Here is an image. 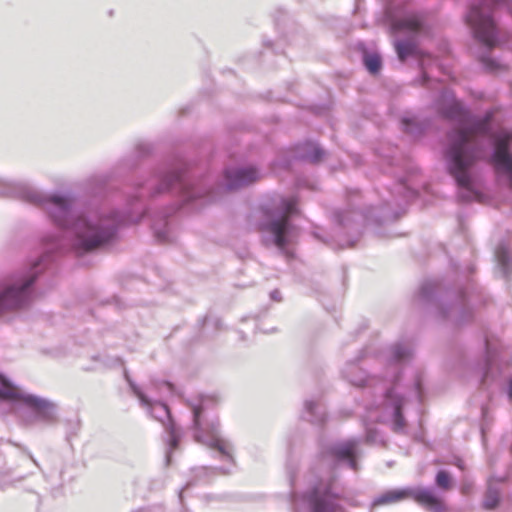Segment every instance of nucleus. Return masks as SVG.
<instances>
[{
    "instance_id": "22",
    "label": "nucleus",
    "mask_w": 512,
    "mask_h": 512,
    "mask_svg": "<svg viewBox=\"0 0 512 512\" xmlns=\"http://www.w3.org/2000/svg\"><path fill=\"white\" fill-rule=\"evenodd\" d=\"M363 63L365 68L370 74H377L382 67V59L377 53H364Z\"/></svg>"
},
{
    "instance_id": "31",
    "label": "nucleus",
    "mask_w": 512,
    "mask_h": 512,
    "mask_svg": "<svg viewBox=\"0 0 512 512\" xmlns=\"http://www.w3.org/2000/svg\"><path fill=\"white\" fill-rule=\"evenodd\" d=\"M133 512H164V508L161 505H153L149 507L140 508Z\"/></svg>"
},
{
    "instance_id": "36",
    "label": "nucleus",
    "mask_w": 512,
    "mask_h": 512,
    "mask_svg": "<svg viewBox=\"0 0 512 512\" xmlns=\"http://www.w3.org/2000/svg\"><path fill=\"white\" fill-rule=\"evenodd\" d=\"M58 477H59V480L63 479V468L62 467H60V469L58 471Z\"/></svg>"
},
{
    "instance_id": "6",
    "label": "nucleus",
    "mask_w": 512,
    "mask_h": 512,
    "mask_svg": "<svg viewBox=\"0 0 512 512\" xmlns=\"http://www.w3.org/2000/svg\"><path fill=\"white\" fill-rule=\"evenodd\" d=\"M297 213L294 198L274 195L254 210L249 221L260 232L265 246H275L288 256L287 246L295 236L291 217Z\"/></svg>"
},
{
    "instance_id": "16",
    "label": "nucleus",
    "mask_w": 512,
    "mask_h": 512,
    "mask_svg": "<svg viewBox=\"0 0 512 512\" xmlns=\"http://www.w3.org/2000/svg\"><path fill=\"white\" fill-rule=\"evenodd\" d=\"M342 373L344 378L354 386H364L370 381L366 372L358 366V359L348 361Z\"/></svg>"
},
{
    "instance_id": "28",
    "label": "nucleus",
    "mask_w": 512,
    "mask_h": 512,
    "mask_svg": "<svg viewBox=\"0 0 512 512\" xmlns=\"http://www.w3.org/2000/svg\"><path fill=\"white\" fill-rule=\"evenodd\" d=\"M153 146L146 141H140L136 145V153L138 156L143 157L151 153Z\"/></svg>"
},
{
    "instance_id": "24",
    "label": "nucleus",
    "mask_w": 512,
    "mask_h": 512,
    "mask_svg": "<svg viewBox=\"0 0 512 512\" xmlns=\"http://www.w3.org/2000/svg\"><path fill=\"white\" fill-rule=\"evenodd\" d=\"M402 130L412 136H418L423 133L424 127L412 119L404 118L401 121Z\"/></svg>"
},
{
    "instance_id": "4",
    "label": "nucleus",
    "mask_w": 512,
    "mask_h": 512,
    "mask_svg": "<svg viewBox=\"0 0 512 512\" xmlns=\"http://www.w3.org/2000/svg\"><path fill=\"white\" fill-rule=\"evenodd\" d=\"M473 37L490 51L505 43L512 50V1L477 0L465 16Z\"/></svg>"
},
{
    "instance_id": "17",
    "label": "nucleus",
    "mask_w": 512,
    "mask_h": 512,
    "mask_svg": "<svg viewBox=\"0 0 512 512\" xmlns=\"http://www.w3.org/2000/svg\"><path fill=\"white\" fill-rule=\"evenodd\" d=\"M494 256L502 277L508 278L512 266V259L505 243H500L496 247Z\"/></svg>"
},
{
    "instance_id": "35",
    "label": "nucleus",
    "mask_w": 512,
    "mask_h": 512,
    "mask_svg": "<svg viewBox=\"0 0 512 512\" xmlns=\"http://www.w3.org/2000/svg\"><path fill=\"white\" fill-rule=\"evenodd\" d=\"M28 457L31 459V461H32V462H33L37 467H39L38 462L34 459V457H33L30 453H28Z\"/></svg>"
},
{
    "instance_id": "23",
    "label": "nucleus",
    "mask_w": 512,
    "mask_h": 512,
    "mask_svg": "<svg viewBox=\"0 0 512 512\" xmlns=\"http://www.w3.org/2000/svg\"><path fill=\"white\" fill-rule=\"evenodd\" d=\"M13 469L6 466V461L0 452V488L5 489L12 485L14 480L12 478Z\"/></svg>"
},
{
    "instance_id": "42",
    "label": "nucleus",
    "mask_w": 512,
    "mask_h": 512,
    "mask_svg": "<svg viewBox=\"0 0 512 512\" xmlns=\"http://www.w3.org/2000/svg\"><path fill=\"white\" fill-rule=\"evenodd\" d=\"M326 243H327V244H329V246H332V243H330L328 240H327V242H326Z\"/></svg>"
},
{
    "instance_id": "9",
    "label": "nucleus",
    "mask_w": 512,
    "mask_h": 512,
    "mask_svg": "<svg viewBox=\"0 0 512 512\" xmlns=\"http://www.w3.org/2000/svg\"><path fill=\"white\" fill-rule=\"evenodd\" d=\"M340 499L341 490L334 480L321 481L301 497H293L294 512H344Z\"/></svg>"
},
{
    "instance_id": "38",
    "label": "nucleus",
    "mask_w": 512,
    "mask_h": 512,
    "mask_svg": "<svg viewBox=\"0 0 512 512\" xmlns=\"http://www.w3.org/2000/svg\"><path fill=\"white\" fill-rule=\"evenodd\" d=\"M90 180H98V178H97V177H93V178H91ZM99 181H100V182H104L103 178H100V179H99Z\"/></svg>"
},
{
    "instance_id": "20",
    "label": "nucleus",
    "mask_w": 512,
    "mask_h": 512,
    "mask_svg": "<svg viewBox=\"0 0 512 512\" xmlns=\"http://www.w3.org/2000/svg\"><path fill=\"white\" fill-rule=\"evenodd\" d=\"M479 60L484 69L490 73H502L508 69L506 64L501 63L499 60L492 58L486 54H481Z\"/></svg>"
},
{
    "instance_id": "10",
    "label": "nucleus",
    "mask_w": 512,
    "mask_h": 512,
    "mask_svg": "<svg viewBox=\"0 0 512 512\" xmlns=\"http://www.w3.org/2000/svg\"><path fill=\"white\" fill-rule=\"evenodd\" d=\"M124 374L133 394L138 398L140 405L147 410L151 417L163 425L168 435L165 459L166 465H169L171 461V454L178 448L180 442V432L172 420L170 410L165 403L159 400H153L151 396L144 392L134 381H132L127 371H125Z\"/></svg>"
},
{
    "instance_id": "5",
    "label": "nucleus",
    "mask_w": 512,
    "mask_h": 512,
    "mask_svg": "<svg viewBox=\"0 0 512 512\" xmlns=\"http://www.w3.org/2000/svg\"><path fill=\"white\" fill-rule=\"evenodd\" d=\"M389 193L391 199L384 200L379 213H376L373 207H369L365 212L350 210L335 213L338 229L352 233V236L346 238L337 235L335 242L338 248L353 247L361 234L364 222L382 224L397 220L404 212V207L417 196V192L402 180L396 183Z\"/></svg>"
},
{
    "instance_id": "8",
    "label": "nucleus",
    "mask_w": 512,
    "mask_h": 512,
    "mask_svg": "<svg viewBox=\"0 0 512 512\" xmlns=\"http://www.w3.org/2000/svg\"><path fill=\"white\" fill-rule=\"evenodd\" d=\"M217 400L212 396H200L189 403L193 415V437L196 442L217 450L221 459L233 463L232 446L220 436L219 422L209 417V410Z\"/></svg>"
},
{
    "instance_id": "40",
    "label": "nucleus",
    "mask_w": 512,
    "mask_h": 512,
    "mask_svg": "<svg viewBox=\"0 0 512 512\" xmlns=\"http://www.w3.org/2000/svg\"><path fill=\"white\" fill-rule=\"evenodd\" d=\"M457 466H458L459 468L463 469V467H462L461 463H458V464H457Z\"/></svg>"
},
{
    "instance_id": "2",
    "label": "nucleus",
    "mask_w": 512,
    "mask_h": 512,
    "mask_svg": "<svg viewBox=\"0 0 512 512\" xmlns=\"http://www.w3.org/2000/svg\"><path fill=\"white\" fill-rule=\"evenodd\" d=\"M437 112L457 124L446 134L443 159L455 180L461 201L477 199L473 167L479 160L490 162L498 182L512 189V128L502 125L497 109L473 116L454 93L442 88L436 102Z\"/></svg>"
},
{
    "instance_id": "30",
    "label": "nucleus",
    "mask_w": 512,
    "mask_h": 512,
    "mask_svg": "<svg viewBox=\"0 0 512 512\" xmlns=\"http://www.w3.org/2000/svg\"><path fill=\"white\" fill-rule=\"evenodd\" d=\"M419 82L423 86H433L434 84L440 85L438 81H432L425 72L422 73V76L419 79Z\"/></svg>"
},
{
    "instance_id": "21",
    "label": "nucleus",
    "mask_w": 512,
    "mask_h": 512,
    "mask_svg": "<svg viewBox=\"0 0 512 512\" xmlns=\"http://www.w3.org/2000/svg\"><path fill=\"white\" fill-rule=\"evenodd\" d=\"M395 50L398 58L401 61H404L408 56L415 53L416 45L410 40H397L395 41Z\"/></svg>"
},
{
    "instance_id": "3",
    "label": "nucleus",
    "mask_w": 512,
    "mask_h": 512,
    "mask_svg": "<svg viewBox=\"0 0 512 512\" xmlns=\"http://www.w3.org/2000/svg\"><path fill=\"white\" fill-rule=\"evenodd\" d=\"M413 355V348L408 342H397L389 349L387 356V371L385 377L390 384L385 389L380 408L383 418L391 420L392 430L396 433H404L407 422L403 416L402 408L407 394L411 391L415 397L422 401V381L419 375H415L411 385H403L400 381L401 366L408 362Z\"/></svg>"
},
{
    "instance_id": "27",
    "label": "nucleus",
    "mask_w": 512,
    "mask_h": 512,
    "mask_svg": "<svg viewBox=\"0 0 512 512\" xmlns=\"http://www.w3.org/2000/svg\"><path fill=\"white\" fill-rule=\"evenodd\" d=\"M152 387L155 389L163 390L167 393L174 392V385L168 381L151 382L150 386L147 388V391L151 392Z\"/></svg>"
},
{
    "instance_id": "26",
    "label": "nucleus",
    "mask_w": 512,
    "mask_h": 512,
    "mask_svg": "<svg viewBox=\"0 0 512 512\" xmlns=\"http://www.w3.org/2000/svg\"><path fill=\"white\" fill-rule=\"evenodd\" d=\"M485 346H486V359H485V364L483 367V374H482V379H481L483 384L489 378V372H490V367H491V363H492V355H491L490 346H489L488 341H486Z\"/></svg>"
},
{
    "instance_id": "39",
    "label": "nucleus",
    "mask_w": 512,
    "mask_h": 512,
    "mask_svg": "<svg viewBox=\"0 0 512 512\" xmlns=\"http://www.w3.org/2000/svg\"><path fill=\"white\" fill-rule=\"evenodd\" d=\"M221 471H222V473H224V474L229 473V470H226V469H223V468H221Z\"/></svg>"
},
{
    "instance_id": "14",
    "label": "nucleus",
    "mask_w": 512,
    "mask_h": 512,
    "mask_svg": "<svg viewBox=\"0 0 512 512\" xmlns=\"http://www.w3.org/2000/svg\"><path fill=\"white\" fill-rule=\"evenodd\" d=\"M387 15L390 19L391 28L394 32H408L418 34L425 30L424 17L422 13H409L399 18L388 8Z\"/></svg>"
},
{
    "instance_id": "25",
    "label": "nucleus",
    "mask_w": 512,
    "mask_h": 512,
    "mask_svg": "<svg viewBox=\"0 0 512 512\" xmlns=\"http://www.w3.org/2000/svg\"><path fill=\"white\" fill-rule=\"evenodd\" d=\"M435 482L439 488L448 490L451 487V477L445 470H440L435 478Z\"/></svg>"
},
{
    "instance_id": "34",
    "label": "nucleus",
    "mask_w": 512,
    "mask_h": 512,
    "mask_svg": "<svg viewBox=\"0 0 512 512\" xmlns=\"http://www.w3.org/2000/svg\"><path fill=\"white\" fill-rule=\"evenodd\" d=\"M190 486H192V483H191V482H188V483L186 484L185 488H184V489H182V490L180 491V493H179V498H180V499H182V493H183V491H184L185 489H188Z\"/></svg>"
},
{
    "instance_id": "33",
    "label": "nucleus",
    "mask_w": 512,
    "mask_h": 512,
    "mask_svg": "<svg viewBox=\"0 0 512 512\" xmlns=\"http://www.w3.org/2000/svg\"><path fill=\"white\" fill-rule=\"evenodd\" d=\"M507 395H508L509 399L512 401V378L509 380V383H508Z\"/></svg>"
},
{
    "instance_id": "37",
    "label": "nucleus",
    "mask_w": 512,
    "mask_h": 512,
    "mask_svg": "<svg viewBox=\"0 0 512 512\" xmlns=\"http://www.w3.org/2000/svg\"><path fill=\"white\" fill-rule=\"evenodd\" d=\"M314 236L320 240H322L323 242H327V239H324L322 238L318 233H314Z\"/></svg>"
},
{
    "instance_id": "41",
    "label": "nucleus",
    "mask_w": 512,
    "mask_h": 512,
    "mask_svg": "<svg viewBox=\"0 0 512 512\" xmlns=\"http://www.w3.org/2000/svg\"><path fill=\"white\" fill-rule=\"evenodd\" d=\"M208 322H209V320L206 318V319H205V325H207V324H208Z\"/></svg>"
},
{
    "instance_id": "12",
    "label": "nucleus",
    "mask_w": 512,
    "mask_h": 512,
    "mask_svg": "<svg viewBox=\"0 0 512 512\" xmlns=\"http://www.w3.org/2000/svg\"><path fill=\"white\" fill-rule=\"evenodd\" d=\"M360 440L356 438L332 443L322 452L323 459H331L335 463H347L354 471L359 469L357 459L361 457Z\"/></svg>"
},
{
    "instance_id": "11",
    "label": "nucleus",
    "mask_w": 512,
    "mask_h": 512,
    "mask_svg": "<svg viewBox=\"0 0 512 512\" xmlns=\"http://www.w3.org/2000/svg\"><path fill=\"white\" fill-rule=\"evenodd\" d=\"M408 498H413L419 505L428 510L441 512L444 508L442 499L435 493L433 488H403L392 489L383 492L372 502V506H382L398 503Z\"/></svg>"
},
{
    "instance_id": "32",
    "label": "nucleus",
    "mask_w": 512,
    "mask_h": 512,
    "mask_svg": "<svg viewBox=\"0 0 512 512\" xmlns=\"http://www.w3.org/2000/svg\"><path fill=\"white\" fill-rule=\"evenodd\" d=\"M270 298L273 300V301H277V302H280L282 297H281V293L279 290L275 289L273 290L271 293H270Z\"/></svg>"
},
{
    "instance_id": "13",
    "label": "nucleus",
    "mask_w": 512,
    "mask_h": 512,
    "mask_svg": "<svg viewBox=\"0 0 512 512\" xmlns=\"http://www.w3.org/2000/svg\"><path fill=\"white\" fill-rule=\"evenodd\" d=\"M261 178L260 171L254 166L230 167L224 170L223 181L217 190H238L247 187Z\"/></svg>"
},
{
    "instance_id": "7",
    "label": "nucleus",
    "mask_w": 512,
    "mask_h": 512,
    "mask_svg": "<svg viewBox=\"0 0 512 512\" xmlns=\"http://www.w3.org/2000/svg\"><path fill=\"white\" fill-rule=\"evenodd\" d=\"M447 298L440 295V285L437 281L426 280L421 284L415 302L427 306L439 319L456 326L464 325L473 318L472 306L464 293L458 294L452 303H448Z\"/></svg>"
},
{
    "instance_id": "1",
    "label": "nucleus",
    "mask_w": 512,
    "mask_h": 512,
    "mask_svg": "<svg viewBox=\"0 0 512 512\" xmlns=\"http://www.w3.org/2000/svg\"><path fill=\"white\" fill-rule=\"evenodd\" d=\"M177 195L179 202L152 215L151 228L160 243L175 240V229L170 220L180 207L193 204L198 199L214 201L217 192L208 180H192L184 163L157 168L144 182L137 183L134 194L127 201V210L91 207L79 212L73 210L74 200L61 193H45L26 181L0 179V196L19 199L41 208L48 219L61 229L59 235L43 239V253L28 269L0 279V316L21 310L29 305L34 283L54 256L73 252L84 255L112 242L119 229L139 222L150 210L152 202L169 194ZM0 399L25 405L31 410L25 421L28 424L56 420V405L33 394L25 393L7 377L0 374Z\"/></svg>"
},
{
    "instance_id": "15",
    "label": "nucleus",
    "mask_w": 512,
    "mask_h": 512,
    "mask_svg": "<svg viewBox=\"0 0 512 512\" xmlns=\"http://www.w3.org/2000/svg\"><path fill=\"white\" fill-rule=\"evenodd\" d=\"M324 150L314 142H305L297 147L296 158L309 162L318 163L324 156Z\"/></svg>"
},
{
    "instance_id": "29",
    "label": "nucleus",
    "mask_w": 512,
    "mask_h": 512,
    "mask_svg": "<svg viewBox=\"0 0 512 512\" xmlns=\"http://www.w3.org/2000/svg\"><path fill=\"white\" fill-rule=\"evenodd\" d=\"M365 440H366V442L371 443V444L382 441L381 439H379V433L375 429H367Z\"/></svg>"
},
{
    "instance_id": "18",
    "label": "nucleus",
    "mask_w": 512,
    "mask_h": 512,
    "mask_svg": "<svg viewBox=\"0 0 512 512\" xmlns=\"http://www.w3.org/2000/svg\"><path fill=\"white\" fill-rule=\"evenodd\" d=\"M304 418L312 423H324L326 420L325 407L320 402L306 401Z\"/></svg>"
},
{
    "instance_id": "19",
    "label": "nucleus",
    "mask_w": 512,
    "mask_h": 512,
    "mask_svg": "<svg viewBox=\"0 0 512 512\" xmlns=\"http://www.w3.org/2000/svg\"><path fill=\"white\" fill-rule=\"evenodd\" d=\"M500 501V489L492 481L489 482L483 499V508L494 510Z\"/></svg>"
}]
</instances>
